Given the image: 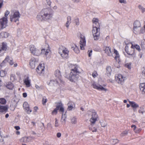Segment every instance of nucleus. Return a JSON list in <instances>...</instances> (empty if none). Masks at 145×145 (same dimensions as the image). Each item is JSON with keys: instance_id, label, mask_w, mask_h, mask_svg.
<instances>
[{"instance_id": "nucleus-33", "label": "nucleus", "mask_w": 145, "mask_h": 145, "mask_svg": "<svg viewBox=\"0 0 145 145\" xmlns=\"http://www.w3.org/2000/svg\"><path fill=\"white\" fill-rule=\"evenodd\" d=\"M71 22V18L70 16L67 17V21L65 24V26L67 28H68L69 25Z\"/></svg>"}, {"instance_id": "nucleus-59", "label": "nucleus", "mask_w": 145, "mask_h": 145, "mask_svg": "<svg viewBox=\"0 0 145 145\" xmlns=\"http://www.w3.org/2000/svg\"><path fill=\"white\" fill-rule=\"evenodd\" d=\"M72 1L74 3H78L80 2V0H72Z\"/></svg>"}, {"instance_id": "nucleus-50", "label": "nucleus", "mask_w": 145, "mask_h": 145, "mask_svg": "<svg viewBox=\"0 0 145 145\" xmlns=\"http://www.w3.org/2000/svg\"><path fill=\"white\" fill-rule=\"evenodd\" d=\"M126 66L129 69H131V64L127 63L126 65Z\"/></svg>"}, {"instance_id": "nucleus-22", "label": "nucleus", "mask_w": 145, "mask_h": 145, "mask_svg": "<svg viewBox=\"0 0 145 145\" xmlns=\"http://www.w3.org/2000/svg\"><path fill=\"white\" fill-rule=\"evenodd\" d=\"M24 82L25 84L27 87H30L31 86V81L28 77H27L24 80Z\"/></svg>"}, {"instance_id": "nucleus-26", "label": "nucleus", "mask_w": 145, "mask_h": 145, "mask_svg": "<svg viewBox=\"0 0 145 145\" xmlns=\"http://www.w3.org/2000/svg\"><path fill=\"white\" fill-rule=\"evenodd\" d=\"M71 123L72 125H75L77 123V118L74 116L71 117L70 118Z\"/></svg>"}, {"instance_id": "nucleus-6", "label": "nucleus", "mask_w": 145, "mask_h": 145, "mask_svg": "<svg viewBox=\"0 0 145 145\" xmlns=\"http://www.w3.org/2000/svg\"><path fill=\"white\" fill-rule=\"evenodd\" d=\"M56 108H55V114L57 113V111L59 110L61 113L64 112V109L61 101L56 103Z\"/></svg>"}, {"instance_id": "nucleus-29", "label": "nucleus", "mask_w": 145, "mask_h": 145, "mask_svg": "<svg viewBox=\"0 0 145 145\" xmlns=\"http://www.w3.org/2000/svg\"><path fill=\"white\" fill-rule=\"evenodd\" d=\"M129 103L131 106L133 108H136L139 107L138 105L135 102L133 101H129Z\"/></svg>"}, {"instance_id": "nucleus-48", "label": "nucleus", "mask_w": 145, "mask_h": 145, "mask_svg": "<svg viewBox=\"0 0 145 145\" xmlns=\"http://www.w3.org/2000/svg\"><path fill=\"white\" fill-rule=\"evenodd\" d=\"M9 13H10V12L8 11L7 10L6 11L5 14V17H6L7 18V16L9 14Z\"/></svg>"}, {"instance_id": "nucleus-32", "label": "nucleus", "mask_w": 145, "mask_h": 145, "mask_svg": "<svg viewBox=\"0 0 145 145\" xmlns=\"http://www.w3.org/2000/svg\"><path fill=\"white\" fill-rule=\"evenodd\" d=\"M133 27H138L139 28L140 27H141L140 23L139 21L137 20L134 22Z\"/></svg>"}, {"instance_id": "nucleus-45", "label": "nucleus", "mask_w": 145, "mask_h": 145, "mask_svg": "<svg viewBox=\"0 0 145 145\" xmlns=\"http://www.w3.org/2000/svg\"><path fill=\"white\" fill-rule=\"evenodd\" d=\"M5 75V72L3 70L1 71L0 72V76L2 77H4Z\"/></svg>"}, {"instance_id": "nucleus-64", "label": "nucleus", "mask_w": 145, "mask_h": 145, "mask_svg": "<svg viewBox=\"0 0 145 145\" xmlns=\"http://www.w3.org/2000/svg\"><path fill=\"white\" fill-rule=\"evenodd\" d=\"M142 44L145 45V39L143 40L142 41Z\"/></svg>"}, {"instance_id": "nucleus-31", "label": "nucleus", "mask_w": 145, "mask_h": 145, "mask_svg": "<svg viewBox=\"0 0 145 145\" xmlns=\"http://www.w3.org/2000/svg\"><path fill=\"white\" fill-rule=\"evenodd\" d=\"M14 85L11 82H8L6 85V87L9 89H12L14 87Z\"/></svg>"}, {"instance_id": "nucleus-12", "label": "nucleus", "mask_w": 145, "mask_h": 145, "mask_svg": "<svg viewBox=\"0 0 145 145\" xmlns=\"http://www.w3.org/2000/svg\"><path fill=\"white\" fill-rule=\"evenodd\" d=\"M98 119V116L96 112H92L91 118L90 119L89 121L92 124L95 123V122Z\"/></svg>"}, {"instance_id": "nucleus-24", "label": "nucleus", "mask_w": 145, "mask_h": 145, "mask_svg": "<svg viewBox=\"0 0 145 145\" xmlns=\"http://www.w3.org/2000/svg\"><path fill=\"white\" fill-rule=\"evenodd\" d=\"M7 49V45L6 43L3 42L1 44V45L0 47V51H5Z\"/></svg>"}, {"instance_id": "nucleus-40", "label": "nucleus", "mask_w": 145, "mask_h": 145, "mask_svg": "<svg viewBox=\"0 0 145 145\" xmlns=\"http://www.w3.org/2000/svg\"><path fill=\"white\" fill-rule=\"evenodd\" d=\"M6 103V99L3 98H0V103L5 105Z\"/></svg>"}, {"instance_id": "nucleus-18", "label": "nucleus", "mask_w": 145, "mask_h": 145, "mask_svg": "<svg viewBox=\"0 0 145 145\" xmlns=\"http://www.w3.org/2000/svg\"><path fill=\"white\" fill-rule=\"evenodd\" d=\"M55 76L57 77V78L56 79V81L57 83H58L59 82L61 81V75L60 71L59 70H57L56 71L55 73Z\"/></svg>"}, {"instance_id": "nucleus-35", "label": "nucleus", "mask_w": 145, "mask_h": 145, "mask_svg": "<svg viewBox=\"0 0 145 145\" xmlns=\"http://www.w3.org/2000/svg\"><path fill=\"white\" fill-rule=\"evenodd\" d=\"M71 48L76 53L78 54L79 53L80 51L76 45H74Z\"/></svg>"}, {"instance_id": "nucleus-13", "label": "nucleus", "mask_w": 145, "mask_h": 145, "mask_svg": "<svg viewBox=\"0 0 145 145\" xmlns=\"http://www.w3.org/2000/svg\"><path fill=\"white\" fill-rule=\"evenodd\" d=\"M24 109L28 114H30L32 112V110L30 108L28 103L26 102L24 103L23 105Z\"/></svg>"}, {"instance_id": "nucleus-20", "label": "nucleus", "mask_w": 145, "mask_h": 145, "mask_svg": "<svg viewBox=\"0 0 145 145\" xmlns=\"http://www.w3.org/2000/svg\"><path fill=\"white\" fill-rule=\"evenodd\" d=\"M10 16L20 18V14L18 11L14 10L12 11V13Z\"/></svg>"}, {"instance_id": "nucleus-42", "label": "nucleus", "mask_w": 145, "mask_h": 145, "mask_svg": "<svg viewBox=\"0 0 145 145\" xmlns=\"http://www.w3.org/2000/svg\"><path fill=\"white\" fill-rule=\"evenodd\" d=\"M28 137H25L22 138H21V140H23L24 142L26 143L29 142V141L28 140Z\"/></svg>"}, {"instance_id": "nucleus-47", "label": "nucleus", "mask_w": 145, "mask_h": 145, "mask_svg": "<svg viewBox=\"0 0 145 145\" xmlns=\"http://www.w3.org/2000/svg\"><path fill=\"white\" fill-rule=\"evenodd\" d=\"M75 22L76 24V25H78L79 24V20L78 18H77L75 19Z\"/></svg>"}, {"instance_id": "nucleus-58", "label": "nucleus", "mask_w": 145, "mask_h": 145, "mask_svg": "<svg viewBox=\"0 0 145 145\" xmlns=\"http://www.w3.org/2000/svg\"><path fill=\"white\" fill-rule=\"evenodd\" d=\"M61 135V134L60 133H57L56 136L58 138H59Z\"/></svg>"}, {"instance_id": "nucleus-37", "label": "nucleus", "mask_w": 145, "mask_h": 145, "mask_svg": "<svg viewBox=\"0 0 145 145\" xmlns=\"http://www.w3.org/2000/svg\"><path fill=\"white\" fill-rule=\"evenodd\" d=\"M102 127H105L107 125V123L105 120H102L100 121Z\"/></svg>"}, {"instance_id": "nucleus-34", "label": "nucleus", "mask_w": 145, "mask_h": 145, "mask_svg": "<svg viewBox=\"0 0 145 145\" xmlns=\"http://www.w3.org/2000/svg\"><path fill=\"white\" fill-rule=\"evenodd\" d=\"M7 108L6 106H1L0 105V112H6L7 110Z\"/></svg>"}, {"instance_id": "nucleus-25", "label": "nucleus", "mask_w": 145, "mask_h": 145, "mask_svg": "<svg viewBox=\"0 0 145 145\" xmlns=\"http://www.w3.org/2000/svg\"><path fill=\"white\" fill-rule=\"evenodd\" d=\"M9 34L5 32H2L0 34V38H5L8 37Z\"/></svg>"}, {"instance_id": "nucleus-49", "label": "nucleus", "mask_w": 145, "mask_h": 145, "mask_svg": "<svg viewBox=\"0 0 145 145\" xmlns=\"http://www.w3.org/2000/svg\"><path fill=\"white\" fill-rule=\"evenodd\" d=\"M92 75L93 78H95L97 76V74L96 72L94 71L93 72Z\"/></svg>"}, {"instance_id": "nucleus-21", "label": "nucleus", "mask_w": 145, "mask_h": 145, "mask_svg": "<svg viewBox=\"0 0 145 145\" xmlns=\"http://www.w3.org/2000/svg\"><path fill=\"white\" fill-rule=\"evenodd\" d=\"M143 29H142L141 27H133V32L136 34H140L142 33Z\"/></svg>"}, {"instance_id": "nucleus-3", "label": "nucleus", "mask_w": 145, "mask_h": 145, "mask_svg": "<svg viewBox=\"0 0 145 145\" xmlns=\"http://www.w3.org/2000/svg\"><path fill=\"white\" fill-rule=\"evenodd\" d=\"M78 68V67L76 66L71 70V72L69 76L67 77L71 81L75 82L78 78V74L79 73V72Z\"/></svg>"}, {"instance_id": "nucleus-8", "label": "nucleus", "mask_w": 145, "mask_h": 145, "mask_svg": "<svg viewBox=\"0 0 145 145\" xmlns=\"http://www.w3.org/2000/svg\"><path fill=\"white\" fill-rule=\"evenodd\" d=\"M29 48L31 53L34 56H39L40 54V50L37 48L34 45H30Z\"/></svg>"}, {"instance_id": "nucleus-55", "label": "nucleus", "mask_w": 145, "mask_h": 145, "mask_svg": "<svg viewBox=\"0 0 145 145\" xmlns=\"http://www.w3.org/2000/svg\"><path fill=\"white\" fill-rule=\"evenodd\" d=\"M141 129L140 128L138 129L135 131V132L136 133H138L141 131Z\"/></svg>"}, {"instance_id": "nucleus-17", "label": "nucleus", "mask_w": 145, "mask_h": 145, "mask_svg": "<svg viewBox=\"0 0 145 145\" xmlns=\"http://www.w3.org/2000/svg\"><path fill=\"white\" fill-rule=\"evenodd\" d=\"M92 86L95 89L105 91H107L106 89L100 85H98L95 83H93L92 84Z\"/></svg>"}, {"instance_id": "nucleus-11", "label": "nucleus", "mask_w": 145, "mask_h": 145, "mask_svg": "<svg viewBox=\"0 0 145 145\" xmlns=\"http://www.w3.org/2000/svg\"><path fill=\"white\" fill-rule=\"evenodd\" d=\"M38 61V59L34 57H32L29 61V66L30 68L32 69H34Z\"/></svg>"}, {"instance_id": "nucleus-57", "label": "nucleus", "mask_w": 145, "mask_h": 145, "mask_svg": "<svg viewBox=\"0 0 145 145\" xmlns=\"http://www.w3.org/2000/svg\"><path fill=\"white\" fill-rule=\"evenodd\" d=\"M14 128L16 130H18L20 129V127L19 126H15L14 127Z\"/></svg>"}, {"instance_id": "nucleus-2", "label": "nucleus", "mask_w": 145, "mask_h": 145, "mask_svg": "<svg viewBox=\"0 0 145 145\" xmlns=\"http://www.w3.org/2000/svg\"><path fill=\"white\" fill-rule=\"evenodd\" d=\"M92 22L93 24V29L92 30L93 36L94 40H97L99 38L100 35L99 20L97 18H94L93 19Z\"/></svg>"}, {"instance_id": "nucleus-4", "label": "nucleus", "mask_w": 145, "mask_h": 145, "mask_svg": "<svg viewBox=\"0 0 145 145\" xmlns=\"http://www.w3.org/2000/svg\"><path fill=\"white\" fill-rule=\"evenodd\" d=\"M104 51L105 53L108 56H112L116 60L119 57V55L118 52L115 49H114L113 54H112V51L111 50L110 48L108 47H106L104 48Z\"/></svg>"}, {"instance_id": "nucleus-54", "label": "nucleus", "mask_w": 145, "mask_h": 145, "mask_svg": "<svg viewBox=\"0 0 145 145\" xmlns=\"http://www.w3.org/2000/svg\"><path fill=\"white\" fill-rule=\"evenodd\" d=\"M119 1L121 3H126V1L125 0H119Z\"/></svg>"}, {"instance_id": "nucleus-14", "label": "nucleus", "mask_w": 145, "mask_h": 145, "mask_svg": "<svg viewBox=\"0 0 145 145\" xmlns=\"http://www.w3.org/2000/svg\"><path fill=\"white\" fill-rule=\"evenodd\" d=\"M125 78L121 74H119L117 77H116V81L118 84H122L125 80Z\"/></svg>"}, {"instance_id": "nucleus-28", "label": "nucleus", "mask_w": 145, "mask_h": 145, "mask_svg": "<svg viewBox=\"0 0 145 145\" xmlns=\"http://www.w3.org/2000/svg\"><path fill=\"white\" fill-rule=\"evenodd\" d=\"M19 18H16L11 16H10V21L14 22H16L17 21H19Z\"/></svg>"}, {"instance_id": "nucleus-7", "label": "nucleus", "mask_w": 145, "mask_h": 145, "mask_svg": "<svg viewBox=\"0 0 145 145\" xmlns=\"http://www.w3.org/2000/svg\"><path fill=\"white\" fill-rule=\"evenodd\" d=\"M79 36L80 38V48L81 50L84 49V47L86 45V41L84 35L80 33L79 34Z\"/></svg>"}, {"instance_id": "nucleus-27", "label": "nucleus", "mask_w": 145, "mask_h": 145, "mask_svg": "<svg viewBox=\"0 0 145 145\" xmlns=\"http://www.w3.org/2000/svg\"><path fill=\"white\" fill-rule=\"evenodd\" d=\"M67 111H66L65 112L62 113V116L61 119V121L62 122L65 123V122L66 120V114Z\"/></svg>"}, {"instance_id": "nucleus-61", "label": "nucleus", "mask_w": 145, "mask_h": 145, "mask_svg": "<svg viewBox=\"0 0 145 145\" xmlns=\"http://www.w3.org/2000/svg\"><path fill=\"white\" fill-rule=\"evenodd\" d=\"M23 96L24 97H26L27 96V94L26 93H23Z\"/></svg>"}, {"instance_id": "nucleus-10", "label": "nucleus", "mask_w": 145, "mask_h": 145, "mask_svg": "<svg viewBox=\"0 0 145 145\" xmlns=\"http://www.w3.org/2000/svg\"><path fill=\"white\" fill-rule=\"evenodd\" d=\"M36 71L40 75L44 74V64H40L36 68Z\"/></svg>"}, {"instance_id": "nucleus-15", "label": "nucleus", "mask_w": 145, "mask_h": 145, "mask_svg": "<svg viewBox=\"0 0 145 145\" xmlns=\"http://www.w3.org/2000/svg\"><path fill=\"white\" fill-rule=\"evenodd\" d=\"M5 61L8 62L11 65H12L14 64V67H16L18 65L17 63H15L14 64V62L12 58L8 56H7L5 60L3 61V62Z\"/></svg>"}, {"instance_id": "nucleus-30", "label": "nucleus", "mask_w": 145, "mask_h": 145, "mask_svg": "<svg viewBox=\"0 0 145 145\" xmlns=\"http://www.w3.org/2000/svg\"><path fill=\"white\" fill-rule=\"evenodd\" d=\"M46 46L47 48H48V49H42L41 50L42 52H45V55L46 56H47L48 54L50 52V51L49 49V46L48 45H46Z\"/></svg>"}, {"instance_id": "nucleus-19", "label": "nucleus", "mask_w": 145, "mask_h": 145, "mask_svg": "<svg viewBox=\"0 0 145 145\" xmlns=\"http://www.w3.org/2000/svg\"><path fill=\"white\" fill-rule=\"evenodd\" d=\"M68 108L67 110H71L74 108L75 107L74 103L72 101H69L67 104Z\"/></svg>"}, {"instance_id": "nucleus-5", "label": "nucleus", "mask_w": 145, "mask_h": 145, "mask_svg": "<svg viewBox=\"0 0 145 145\" xmlns=\"http://www.w3.org/2000/svg\"><path fill=\"white\" fill-rule=\"evenodd\" d=\"M69 51L65 47L61 46L59 48V53L63 59H67L68 57Z\"/></svg>"}, {"instance_id": "nucleus-38", "label": "nucleus", "mask_w": 145, "mask_h": 145, "mask_svg": "<svg viewBox=\"0 0 145 145\" xmlns=\"http://www.w3.org/2000/svg\"><path fill=\"white\" fill-rule=\"evenodd\" d=\"M138 112L143 114L144 112H145V106H143L140 107V109L138 110Z\"/></svg>"}, {"instance_id": "nucleus-36", "label": "nucleus", "mask_w": 145, "mask_h": 145, "mask_svg": "<svg viewBox=\"0 0 145 145\" xmlns=\"http://www.w3.org/2000/svg\"><path fill=\"white\" fill-rule=\"evenodd\" d=\"M112 70L111 67L108 66L106 68V72L108 76L110 75Z\"/></svg>"}, {"instance_id": "nucleus-23", "label": "nucleus", "mask_w": 145, "mask_h": 145, "mask_svg": "<svg viewBox=\"0 0 145 145\" xmlns=\"http://www.w3.org/2000/svg\"><path fill=\"white\" fill-rule=\"evenodd\" d=\"M140 88L142 94H145V83H142L140 85Z\"/></svg>"}, {"instance_id": "nucleus-46", "label": "nucleus", "mask_w": 145, "mask_h": 145, "mask_svg": "<svg viewBox=\"0 0 145 145\" xmlns=\"http://www.w3.org/2000/svg\"><path fill=\"white\" fill-rule=\"evenodd\" d=\"M59 125L57 120L56 119H55V127H58Z\"/></svg>"}, {"instance_id": "nucleus-53", "label": "nucleus", "mask_w": 145, "mask_h": 145, "mask_svg": "<svg viewBox=\"0 0 145 145\" xmlns=\"http://www.w3.org/2000/svg\"><path fill=\"white\" fill-rule=\"evenodd\" d=\"M135 47L136 48V49L138 50V51H139L140 50V47L139 45H136L135 46Z\"/></svg>"}, {"instance_id": "nucleus-62", "label": "nucleus", "mask_w": 145, "mask_h": 145, "mask_svg": "<svg viewBox=\"0 0 145 145\" xmlns=\"http://www.w3.org/2000/svg\"><path fill=\"white\" fill-rule=\"evenodd\" d=\"M31 123L32 125H33V126H35V123L34 121H32L31 122Z\"/></svg>"}, {"instance_id": "nucleus-39", "label": "nucleus", "mask_w": 145, "mask_h": 145, "mask_svg": "<svg viewBox=\"0 0 145 145\" xmlns=\"http://www.w3.org/2000/svg\"><path fill=\"white\" fill-rule=\"evenodd\" d=\"M47 101V99L46 97H43L42 98V104L43 105H45Z\"/></svg>"}, {"instance_id": "nucleus-51", "label": "nucleus", "mask_w": 145, "mask_h": 145, "mask_svg": "<svg viewBox=\"0 0 145 145\" xmlns=\"http://www.w3.org/2000/svg\"><path fill=\"white\" fill-rule=\"evenodd\" d=\"M89 129L91 130L93 132H96L97 130L96 129L95 127H93V128L89 127Z\"/></svg>"}, {"instance_id": "nucleus-1", "label": "nucleus", "mask_w": 145, "mask_h": 145, "mask_svg": "<svg viewBox=\"0 0 145 145\" xmlns=\"http://www.w3.org/2000/svg\"><path fill=\"white\" fill-rule=\"evenodd\" d=\"M53 13L51 9L45 8L42 9L37 17V20L39 21H46L51 19Z\"/></svg>"}, {"instance_id": "nucleus-56", "label": "nucleus", "mask_w": 145, "mask_h": 145, "mask_svg": "<svg viewBox=\"0 0 145 145\" xmlns=\"http://www.w3.org/2000/svg\"><path fill=\"white\" fill-rule=\"evenodd\" d=\"M47 3L48 5L49 6H50L51 4V2L50 1V0H46Z\"/></svg>"}, {"instance_id": "nucleus-60", "label": "nucleus", "mask_w": 145, "mask_h": 145, "mask_svg": "<svg viewBox=\"0 0 145 145\" xmlns=\"http://www.w3.org/2000/svg\"><path fill=\"white\" fill-rule=\"evenodd\" d=\"M3 4V1H1V2H0V8H1Z\"/></svg>"}, {"instance_id": "nucleus-9", "label": "nucleus", "mask_w": 145, "mask_h": 145, "mask_svg": "<svg viewBox=\"0 0 145 145\" xmlns=\"http://www.w3.org/2000/svg\"><path fill=\"white\" fill-rule=\"evenodd\" d=\"M7 18L5 17L0 19V29H2L7 27Z\"/></svg>"}, {"instance_id": "nucleus-41", "label": "nucleus", "mask_w": 145, "mask_h": 145, "mask_svg": "<svg viewBox=\"0 0 145 145\" xmlns=\"http://www.w3.org/2000/svg\"><path fill=\"white\" fill-rule=\"evenodd\" d=\"M128 133V131L127 130H125L124 131L122 132L120 136L122 137H123L127 135Z\"/></svg>"}, {"instance_id": "nucleus-43", "label": "nucleus", "mask_w": 145, "mask_h": 145, "mask_svg": "<svg viewBox=\"0 0 145 145\" xmlns=\"http://www.w3.org/2000/svg\"><path fill=\"white\" fill-rule=\"evenodd\" d=\"M118 140L116 139H112L111 140L110 142L113 144H115L117 143Z\"/></svg>"}, {"instance_id": "nucleus-63", "label": "nucleus", "mask_w": 145, "mask_h": 145, "mask_svg": "<svg viewBox=\"0 0 145 145\" xmlns=\"http://www.w3.org/2000/svg\"><path fill=\"white\" fill-rule=\"evenodd\" d=\"M38 109V108L37 106H35L34 108V110L36 112L37 110Z\"/></svg>"}, {"instance_id": "nucleus-16", "label": "nucleus", "mask_w": 145, "mask_h": 145, "mask_svg": "<svg viewBox=\"0 0 145 145\" xmlns=\"http://www.w3.org/2000/svg\"><path fill=\"white\" fill-rule=\"evenodd\" d=\"M134 46H133V45H132L131 46V49H132V50H131V49H129V47L128 46L126 45L125 48V50L126 51V52L129 55H134V50L133 49V48Z\"/></svg>"}, {"instance_id": "nucleus-44", "label": "nucleus", "mask_w": 145, "mask_h": 145, "mask_svg": "<svg viewBox=\"0 0 145 145\" xmlns=\"http://www.w3.org/2000/svg\"><path fill=\"white\" fill-rule=\"evenodd\" d=\"M138 8L140 10L142 13L145 12V8H144L141 5H139L138 6Z\"/></svg>"}, {"instance_id": "nucleus-52", "label": "nucleus", "mask_w": 145, "mask_h": 145, "mask_svg": "<svg viewBox=\"0 0 145 145\" xmlns=\"http://www.w3.org/2000/svg\"><path fill=\"white\" fill-rule=\"evenodd\" d=\"M92 50L91 49L90 50H89L88 51V56L89 57H90L91 56V55L92 53Z\"/></svg>"}]
</instances>
